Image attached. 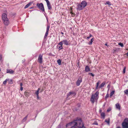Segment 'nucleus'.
I'll return each mask as SVG.
<instances>
[{
  "mask_svg": "<svg viewBox=\"0 0 128 128\" xmlns=\"http://www.w3.org/2000/svg\"><path fill=\"white\" fill-rule=\"evenodd\" d=\"M8 83L9 84H13V82L12 81V79L10 80H9V79H8Z\"/></svg>",
  "mask_w": 128,
  "mask_h": 128,
  "instance_id": "f704fd0d",
  "label": "nucleus"
},
{
  "mask_svg": "<svg viewBox=\"0 0 128 128\" xmlns=\"http://www.w3.org/2000/svg\"><path fill=\"white\" fill-rule=\"evenodd\" d=\"M57 62L59 65H62V60L60 59H58L57 60Z\"/></svg>",
  "mask_w": 128,
  "mask_h": 128,
  "instance_id": "4be33fe9",
  "label": "nucleus"
},
{
  "mask_svg": "<svg viewBox=\"0 0 128 128\" xmlns=\"http://www.w3.org/2000/svg\"><path fill=\"white\" fill-rule=\"evenodd\" d=\"M64 44L67 46L69 45L68 41L66 40H64L62 41Z\"/></svg>",
  "mask_w": 128,
  "mask_h": 128,
  "instance_id": "dca6fc26",
  "label": "nucleus"
},
{
  "mask_svg": "<svg viewBox=\"0 0 128 128\" xmlns=\"http://www.w3.org/2000/svg\"><path fill=\"white\" fill-rule=\"evenodd\" d=\"M80 62H78L77 64V66L79 68H80Z\"/></svg>",
  "mask_w": 128,
  "mask_h": 128,
  "instance_id": "79ce46f5",
  "label": "nucleus"
},
{
  "mask_svg": "<svg viewBox=\"0 0 128 128\" xmlns=\"http://www.w3.org/2000/svg\"><path fill=\"white\" fill-rule=\"evenodd\" d=\"M22 83H21L20 84V86L21 87H22Z\"/></svg>",
  "mask_w": 128,
  "mask_h": 128,
  "instance_id": "6e6d98bb",
  "label": "nucleus"
},
{
  "mask_svg": "<svg viewBox=\"0 0 128 128\" xmlns=\"http://www.w3.org/2000/svg\"><path fill=\"white\" fill-rule=\"evenodd\" d=\"M88 74L89 75H90L92 76V77H94V74L93 73L91 72L89 73Z\"/></svg>",
  "mask_w": 128,
  "mask_h": 128,
  "instance_id": "e433bc0d",
  "label": "nucleus"
},
{
  "mask_svg": "<svg viewBox=\"0 0 128 128\" xmlns=\"http://www.w3.org/2000/svg\"><path fill=\"white\" fill-rule=\"evenodd\" d=\"M62 124H60L58 126L57 128H61V125Z\"/></svg>",
  "mask_w": 128,
  "mask_h": 128,
  "instance_id": "c03bdc74",
  "label": "nucleus"
},
{
  "mask_svg": "<svg viewBox=\"0 0 128 128\" xmlns=\"http://www.w3.org/2000/svg\"><path fill=\"white\" fill-rule=\"evenodd\" d=\"M46 3L48 9L49 10H51L52 9V7L51 6L50 2H49Z\"/></svg>",
  "mask_w": 128,
  "mask_h": 128,
  "instance_id": "f3484780",
  "label": "nucleus"
},
{
  "mask_svg": "<svg viewBox=\"0 0 128 128\" xmlns=\"http://www.w3.org/2000/svg\"><path fill=\"white\" fill-rule=\"evenodd\" d=\"M108 120H107L106 119L105 120L104 122H106L108 124H109L110 123V118H108Z\"/></svg>",
  "mask_w": 128,
  "mask_h": 128,
  "instance_id": "bb28decb",
  "label": "nucleus"
},
{
  "mask_svg": "<svg viewBox=\"0 0 128 128\" xmlns=\"http://www.w3.org/2000/svg\"><path fill=\"white\" fill-rule=\"evenodd\" d=\"M102 110L101 109H100L99 111V112L100 113H101L102 112Z\"/></svg>",
  "mask_w": 128,
  "mask_h": 128,
  "instance_id": "4d7b16f0",
  "label": "nucleus"
},
{
  "mask_svg": "<svg viewBox=\"0 0 128 128\" xmlns=\"http://www.w3.org/2000/svg\"><path fill=\"white\" fill-rule=\"evenodd\" d=\"M100 80L98 81V82L96 84V90L98 89V86L99 84L100 83Z\"/></svg>",
  "mask_w": 128,
  "mask_h": 128,
  "instance_id": "a211bd4d",
  "label": "nucleus"
},
{
  "mask_svg": "<svg viewBox=\"0 0 128 128\" xmlns=\"http://www.w3.org/2000/svg\"><path fill=\"white\" fill-rule=\"evenodd\" d=\"M99 93L98 91H97L94 94V96L96 95V96H95V97H97L98 95L99 94Z\"/></svg>",
  "mask_w": 128,
  "mask_h": 128,
  "instance_id": "c756f323",
  "label": "nucleus"
},
{
  "mask_svg": "<svg viewBox=\"0 0 128 128\" xmlns=\"http://www.w3.org/2000/svg\"><path fill=\"white\" fill-rule=\"evenodd\" d=\"M124 93L126 94H128V89H126L124 91Z\"/></svg>",
  "mask_w": 128,
  "mask_h": 128,
  "instance_id": "4c0bfd02",
  "label": "nucleus"
},
{
  "mask_svg": "<svg viewBox=\"0 0 128 128\" xmlns=\"http://www.w3.org/2000/svg\"><path fill=\"white\" fill-rule=\"evenodd\" d=\"M70 13L72 14H74V16H75V14L74 13H73L72 11H71L70 12Z\"/></svg>",
  "mask_w": 128,
  "mask_h": 128,
  "instance_id": "09e8293b",
  "label": "nucleus"
},
{
  "mask_svg": "<svg viewBox=\"0 0 128 128\" xmlns=\"http://www.w3.org/2000/svg\"><path fill=\"white\" fill-rule=\"evenodd\" d=\"M114 52L113 53H114L116 52H118L120 50V48L115 47L113 50Z\"/></svg>",
  "mask_w": 128,
  "mask_h": 128,
  "instance_id": "9b49d317",
  "label": "nucleus"
},
{
  "mask_svg": "<svg viewBox=\"0 0 128 128\" xmlns=\"http://www.w3.org/2000/svg\"><path fill=\"white\" fill-rule=\"evenodd\" d=\"M50 26H49L48 25L47 26L46 32L44 37V38H46L48 36V31L50 28Z\"/></svg>",
  "mask_w": 128,
  "mask_h": 128,
  "instance_id": "9d476101",
  "label": "nucleus"
},
{
  "mask_svg": "<svg viewBox=\"0 0 128 128\" xmlns=\"http://www.w3.org/2000/svg\"><path fill=\"white\" fill-rule=\"evenodd\" d=\"M126 67L124 66V68L123 69L122 72H123V74H125L126 72Z\"/></svg>",
  "mask_w": 128,
  "mask_h": 128,
  "instance_id": "72a5a7b5",
  "label": "nucleus"
},
{
  "mask_svg": "<svg viewBox=\"0 0 128 128\" xmlns=\"http://www.w3.org/2000/svg\"><path fill=\"white\" fill-rule=\"evenodd\" d=\"M105 84V82H104L98 86L99 88H100L103 87Z\"/></svg>",
  "mask_w": 128,
  "mask_h": 128,
  "instance_id": "6ab92c4d",
  "label": "nucleus"
},
{
  "mask_svg": "<svg viewBox=\"0 0 128 128\" xmlns=\"http://www.w3.org/2000/svg\"><path fill=\"white\" fill-rule=\"evenodd\" d=\"M8 80L6 79L3 82V84H6Z\"/></svg>",
  "mask_w": 128,
  "mask_h": 128,
  "instance_id": "c9c22d12",
  "label": "nucleus"
},
{
  "mask_svg": "<svg viewBox=\"0 0 128 128\" xmlns=\"http://www.w3.org/2000/svg\"><path fill=\"white\" fill-rule=\"evenodd\" d=\"M93 124L98 125V124L97 122L96 121H95L92 124Z\"/></svg>",
  "mask_w": 128,
  "mask_h": 128,
  "instance_id": "a19ab883",
  "label": "nucleus"
},
{
  "mask_svg": "<svg viewBox=\"0 0 128 128\" xmlns=\"http://www.w3.org/2000/svg\"><path fill=\"white\" fill-rule=\"evenodd\" d=\"M77 106H78V107L79 108L80 106V105L79 104H77Z\"/></svg>",
  "mask_w": 128,
  "mask_h": 128,
  "instance_id": "8fccbe9b",
  "label": "nucleus"
},
{
  "mask_svg": "<svg viewBox=\"0 0 128 128\" xmlns=\"http://www.w3.org/2000/svg\"><path fill=\"white\" fill-rule=\"evenodd\" d=\"M126 54L127 56H128V51L127 53Z\"/></svg>",
  "mask_w": 128,
  "mask_h": 128,
  "instance_id": "bf43d9fd",
  "label": "nucleus"
},
{
  "mask_svg": "<svg viewBox=\"0 0 128 128\" xmlns=\"http://www.w3.org/2000/svg\"><path fill=\"white\" fill-rule=\"evenodd\" d=\"M40 90V88H39L38 90L36 91L35 92V94L36 95V96H38V95L39 94V90Z\"/></svg>",
  "mask_w": 128,
  "mask_h": 128,
  "instance_id": "473e14b6",
  "label": "nucleus"
},
{
  "mask_svg": "<svg viewBox=\"0 0 128 128\" xmlns=\"http://www.w3.org/2000/svg\"><path fill=\"white\" fill-rule=\"evenodd\" d=\"M58 7H59V6H58V11H58L59 10H62V8H61L60 7L59 8H58Z\"/></svg>",
  "mask_w": 128,
  "mask_h": 128,
  "instance_id": "de8ad7c7",
  "label": "nucleus"
},
{
  "mask_svg": "<svg viewBox=\"0 0 128 128\" xmlns=\"http://www.w3.org/2000/svg\"><path fill=\"white\" fill-rule=\"evenodd\" d=\"M115 92V90H113L110 93V96L111 97L114 94Z\"/></svg>",
  "mask_w": 128,
  "mask_h": 128,
  "instance_id": "a878e982",
  "label": "nucleus"
},
{
  "mask_svg": "<svg viewBox=\"0 0 128 128\" xmlns=\"http://www.w3.org/2000/svg\"><path fill=\"white\" fill-rule=\"evenodd\" d=\"M95 97V96L94 95V94H93L91 97L90 98V101L92 102V104L94 103V99Z\"/></svg>",
  "mask_w": 128,
  "mask_h": 128,
  "instance_id": "ddd939ff",
  "label": "nucleus"
},
{
  "mask_svg": "<svg viewBox=\"0 0 128 128\" xmlns=\"http://www.w3.org/2000/svg\"><path fill=\"white\" fill-rule=\"evenodd\" d=\"M72 16L73 17L74 16V14H72Z\"/></svg>",
  "mask_w": 128,
  "mask_h": 128,
  "instance_id": "052dcab7",
  "label": "nucleus"
},
{
  "mask_svg": "<svg viewBox=\"0 0 128 128\" xmlns=\"http://www.w3.org/2000/svg\"><path fill=\"white\" fill-rule=\"evenodd\" d=\"M105 45L106 46H108L109 45H108V43L107 42H106L105 44Z\"/></svg>",
  "mask_w": 128,
  "mask_h": 128,
  "instance_id": "3c124183",
  "label": "nucleus"
},
{
  "mask_svg": "<svg viewBox=\"0 0 128 128\" xmlns=\"http://www.w3.org/2000/svg\"><path fill=\"white\" fill-rule=\"evenodd\" d=\"M110 84H109L108 86H107V88H108V89H109V88H110Z\"/></svg>",
  "mask_w": 128,
  "mask_h": 128,
  "instance_id": "a18cd8bd",
  "label": "nucleus"
},
{
  "mask_svg": "<svg viewBox=\"0 0 128 128\" xmlns=\"http://www.w3.org/2000/svg\"><path fill=\"white\" fill-rule=\"evenodd\" d=\"M63 42L62 41L60 42H59L57 46V47H58L59 45L62 46V45L63 44Z\"/></svg>",
  "mask_w": 128,
  "mask_h": 128,
  "instance_id": "2f4dec72",
  "label": "nucleus"
},
{
  "mask_svg": "<svg viewBox=\"0 0 128 128\" xmlns=\"http://www.w3.org/2000/svg\"><path fill=\"white\" fill-rule=\"evenodd\" d=\"M61 34H64V33L62 32H61Z\"/></svg>",
  "mask_w": 128,
  "mask_h": 128,
  "instance_id": "0e129e2a",
  "label": "nucleus"
},
{
  "mask_svg": "<svg viewBox=\"0 0 128 128\" xmlns=\"http://www.w3.org/2000/svg\"><path fill=\"white\" fill-rule=\"evenodd\" d=\"M38 61L40 64H42V56L41 54H40L38 57Z\"/></svg>",
  "mask_w": 128,
  "mask_h": 128,
  "instance_id": "6e6552de",
  "label": "nucleus"
},
{
  "mask_svg": "<svg viewBox=\"0 0 128 128\" xmlns=\"http://www.w3.org/2000/svg\"><path fill=\"white\" fill-rule=\"evenodd\" d=\"M76 94V93L75 92H74L73 91L70 92H69L67 95V97L66 98H67L68 96H70V95H73L74 96H75Z\"/></svg>",
  "mask_w": 128,
  "mask_h": 128,
  "instance_id": "0eeeda50",
  "label": "nucleus"
},
{
  "mask_svg": "<svg viewBox=\"0 0 128 128\" xmlns=\"http://www.w3.org/2000/svg\"><path fill=\"white\" fill-rule=\"evenodd\" d=\"M20 90H21L22 91L23 90V88L22 87H21V88H20Z\"/></svg>",
  "mask_w": 128,
  "mask_h": 128,
  "instance_id": "864d4df0",
  "label": "nucleus"
},
{
  "mask_svg": "<svg viewBox=\"0 0 128 128\" xmlns=\"http://www.w3.org/2000/svg\"><path fill=\"white\" fill-rule=\"evenodd\" d=\"M116 107L117 109H118L119 110H120V107L119 104L117 103L116 104Z\"/></svg>",
  "mask_w": 128,
  "mask_h": 128,
  "instance_id": "412c9836",
  "label": "nucleus"
},
{
  "mask_svg": "<svg viewBox=\"0 0 128 128\" xmlns=\"http://www.w3.org/2000/svg\"><path fill=\"white\" fill-rule=\"evenodd\" d=\"M37 98L38 100L39 99V97L38 95V96H37Z\"/></svg>",
  "mask_w": 128,
  "mask_h": 128,
  "instance_id": "603ef678",
  "label": "nucleus"
},
{
  "mask_svg": "<svg viewBox=\"0 0 128 128\" xmlns=\"http://www.w3.org/2000/svg\"><path fill=\"white\" fill-rule=\"evenodd\" d=\"M14 72V71L13 70H12V69H7V70L6 73H8L10 74H12Z\"/></svg>",
  "mask_w": 128,
  "mask_h": 128,
  "instance_id": "4468645a",
  "label": "nucleus"
},
{
  "mask_svg": "<svg viewBox=\"0 0 128 128\" xmlns=\"http://www.w3.org/2000/svg\"><path fill=\"white\" fill-rule=\"evenodd\" d=\"M58 48L59 50L62 49L63 48L62 46H58Z\"/></svg>",
  "mask_w": 128,
  "mask_h": 128,
  "instance_id": "58836bf2",
  "label": "nucleus"
},
{
  "mask_svg": "<svg viewBox=\"0 0 128 128\" xmlns=\"http://www.w3.org/2000/svg\"><path fill=\"white\" fill-rule=\"evenodd\" d=\"M50 26H49L48 25L47 26L46 32L44 37V38H46L48 36V31L50 28Z\"/></svg>",
  "mask_w": 128,
  "mask_h": 128,
  "instance_id": "1a4fd4ad",
  "label": "nucleus"
},
{
  "mask_svg": "<svg viewBox=\"0 0 128 128\" xmlns=\"http://www.w3.org/2000/svg\"><path fill=\"white\" fill-rule=\"evenodd\" d=\"M82 77L81 76H80L76 81V85L77 86H79L80 83L82 82Z\"/></svg>",
  "mask_w": 128,
  "mask_h": 128,
  "instance_id": "423d86ee",
  "label": "nucleus"
},
{
  "mask_svg": "<svg viewBox=\"0 0 128 128\" xmlns=\"http://www.w3.org/2000/svg\"><path fill=\"white\" fill-rule=\"evenodd\" d=\"M122 128H128V118H126L122 124Z\"/></svg>",
  "mask_w": 128,
  "mask_h": 128,
  "instance_id": "7ed1b4c3",
  "label": "nucleus"
},
{
  "mask_svg": "<svg viewBox=\"0 0 128 128\" xmlns=\"http://www.w3.org/2000/svg\"><path fill=\"white\" fill-rule=\"evenodd\" d=\"M105 4L106 5H108L109 6H110L111 5L110 2L108 1H106V2L105 3Z\"/></svg>",
  "mask_w": 128,
  "mask_h": 128,
  "instance_id": "c85d7f7f",
  "label": "nucleus"
},
{
  "mask_svg": "<svg viewBox=\"0 0 128 128\" xmlns=\"http://www.w3.org/2000/svg\"><path fill=\"white\" fill-rule=\"evenodd\" d=\"M36 6L42 11L44 12L45 10L44 5L42 3H38L36 4Z\"/></svg>",
  "mask_w": 128,
  "mask_h": 128,
  "instance_id": "20e7f679",
  "label": "nucleus"
},
{
  "mask_svg": "<svg viewBox=\"0 0 128 128\" xmlns=\"http://www.w3.org/2000/svg\"><path fill=\"white\" fill-rule=\"evenodd\" d=\"M85 71L86 72H88L89 71H90V69L88 66H86L85 68Z\"/></svg>",
  "mask_w": 128,
  "mask_h": 128,
  "instance_id": "2eb2a0df",
  "label": "nucleus"
},
{
  "mask_svg": "<svg viewBox=\"0 0 128 128\" xmlns=\"http://www.w3.org/2000/svg\"><path fill=\"white\" fill-rule=\"evenodd\" d=\"M80 4L84 8L87 4V2L85 1H82Z\"/></svg>",
  "mask_w": 128,
  "mask_h": 128,
  "instance_id": "f8f14e48",
  "label": "nucleus"
},
{
  "mask_svg": "<svg viewBox=\"0 0 128 128\" xmlns=\"http://www.w3.org/2000/svg\"><path fill=\"white\" fill-rule=\"evenodd\" d=\"M118 44L119 45H120L121 47H123L124 46V44L122 43L121 42H120L118 43Z\"/></svg>",
  "mask_w": 128,
  "mask_h": 128,
  "instance_id": "7c9ffc66",
  "label": "nucleus"
},
{
  "mask_svg": "<svg viewBox=\"0 0 128 128\" xmlns=\"http://www.w3.org/2000/svg\"><path fill=\"white\" fill-rule=\"evenodd\" d=\"M34 8V7H31L30 8V9H32V8Z\"/></svg>",
  "mask_w": 128,
  "mask_h": 128,
  "instance_id": "680f3d73",
  "label": "nucleus"
},
{
  "mask_svg": "<svg viewBox=\"0 0 128 128\" xmlns=\"http://www.w3.org/2000/svg\"><path fill=\"white\" fill-rule=\"evenodd\" d=\"M2 59V56L1 54L0 55V60L1 61Z\"/></svg>",
  "mask_w": 128,
  "mask_h": 128,
  "instance_id": "49530a36",
  "label": "nucleus"
},
{
  "mask_svg": "<svg viewBox=\"0 0 128 128\" xmlns=\"http://www.w3.org/2000/svg\"><path fill=\"white\" fill-rule=\"evenodd\" d=\"M94 38H92L90 41L88 42V44L89 45H92V43L93 42V41H94Z\"/></svg>",
  "mask_w": 128,
  "mask_h": 128,
  "instance_id": "aec40b11",
  "label": "nucleus"
},
{
  "mask_svg": "<svg viewBox=\"0 0 128 128\" xmlns=\"http://www.w3.org/2000/svg\"><path fill=\"white\" fill-rule=\"evenodd\" d=\"M32 3L31 2H30L28 4H27L24 7V8H28L30 5H31Z\"/></svg>",
  "mask_w": 128,
  "mask_h": 128,
  "instance_id": "5701e85b",
  "label": "nucleus"
},
{
  "mask_svg": "<svg viewBox=\"0 0 128 128\" xmlns=\"http://www.w3.org/2000/svg\"><path fill=\"white\" fill-rule=\"evenodd\" d=\"M78 4L77 5V7L76 8L77 10H81L83 9L84 8L83 6H82V5L81 4H78V3H77Z\"/></svg>",
  "mask_w": 128,
  "mask_h": 128,
  "instance_id": "39448f33",
  "label": "nucleus"
},
{
  "mask_svg": "<svg viewBox=\"0 0 128 128\" xmlns=\"http://www.w3.org/2000/svg\"><path fill=\"white\" fill-rule=\"evenodd\" d=\"M109 97V94L108 93L106 94V96H105V99L106 100V99L108 98Z\"/></svg>",
  "mask_w": 128,
  "mask_h": 128,
  "instance_id": "37998d69",
  "label": "nucleus"
},
{
  "mask_svg": "<svg viewBox=\"0 0 128 128\" xmlns=\"http://www.w3.org/2000/svg\"><path fill=\"white\" fill-rule=\"evenodd\" d=\"M37 116V115H36L35 116V118H36V116Z\"/></svg>",
  "mask_w": 128,
  "mask_h": 128,
  "instance_id": "69168bd1",
  "label": "nucleus"
},
{
  "mask_svg": "<svg viewBox=\"0 0 128 128\" xmlns=\"http://www.w3.org/2000/svg\"><path fill=\"white\" fill-rule=\"evenodd\" d=\"M75 110L76 111H77L78 110V109H77L76 108Z\"/></svg>",
  "mask_w": 128,
  "mask_h": 128,
  "instance_id": "e2e57ef3",
  "label": "nucleus"
},
{
  "mask_svg": "<svg viewBox=\"0 0 128 128\" xmlns=\"http://www.w3.org/2000/svg\"><path fill=\"white\" fill-rule=\"evenodd\" d=\"M66 128H86L81 118H77L67 124Z\"/></svg>",
  "mask_w": 128,
  "mask_h": 128,
  "instance_id": "f257e3e1",
  "label": "nucleus"
},
{
  "mask_svg": "<svg viewBox=\"0 0 128 128\" xmlns=\"http://www.w3.org/2000/svg\"><path fill=\"white\" fill-rule=\"evenodd\" d=\"M101 116L102 117L103 119H104L105 117V113L104 112H102L101 113Z\"/></svg>",
  "mask_w": 128,
  "mask_h": 128,
  "instance_id": "b1692460",
  "label": "nucleus"
},
{
  "mask_svg": "<svg viewBox=\"0 0 128 128\" xmlns=\"http://www.w3.org/2000/svg\"><path fill=\"white\" fill-rule=\"evenodd\" d=\"M2 16L3 23L5 25H8L10 22L8 19L7 18V14L5 13H4L2 14Z\"/></svg>",
  "mask_w": 128,
  "mask_h": 128,
  "instance_id": "f03ea898",
  "label": "nucleus"
},
{
  "mask_svg": "<svg viewBox=\"0 0 128 128\" xmlns=\"http://www.w3.org/2000/svg\"><path fill=\"white\" fill-rule=\"evenodd\" d=\"M28 115H27L22 120V122H25L27 120V118L28 117Z\"/></svg>",
  "mask_w": 128,
  "mask_h": 128,
  "instance_id": "cd10ccee",
  "label": "nucleus"
},
{
  "mask_svg": "<svg viewBox=\"0 0 128 128\" xmlns=\"http://www.w3.org/2000/svg\"><path fill=\"white\" fill-rule=\"evenodd\" d=\"M111 110V108L110 107H109L107 109L106 111L107 112H108L110 111Z\"/></svg>",
  "mask_w": 128,
  "mask_h": 128,
  "instance_id": "ea45409f",
  "label": "nucleus"
},
{
  "mask_svg": "<svg viewBox=\"0 0 128 128\" xmlns=\"http://www.w3.org/2000/svg\"><path fill=\"white\" fill-rule=\"evenodd\" d=\"M90 38L89 37V36H88V37H87V38H86V39H87V40H88V39H89Z\"/></svg>",
  "mask_w": 128,
  "mask_h": 128,
  "instance_id": "5fc2aeb1",
  "label": "nucleus"
},
{
  "mask_svg": "<svg viewBox=\"0 0 128 128\" xmlns=\"http://www.w3.org/2000/svg\"><path fill=\"white\" fill-rule=\"evenodd\" d=\"M92 36V35L91 34H90L89 35V36L90 38Z\"/></svg>",
  "mask_w": 128,
  "mask_h": 128,
  "instance_id": "13d9d810",
  "label": "nucleus"
},
{
  "mask_svg": "<svg viewBox=\"0 0 128 128\" xmlns=\"http://www.w3.org/2000/svg\"><path fill=\"white\" fill-rule=\"evenodd\" d=\"M24 94L26 96H29V92H24Z\"/></svg>",
  "mask_w": 128,
  "mask_h": 128,
  "instance_id": "393cba45",
  "label": "nucleus"
}]
</instances>
